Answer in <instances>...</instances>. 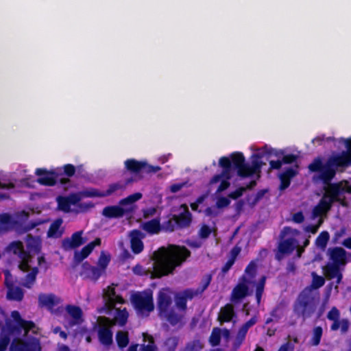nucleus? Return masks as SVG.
<instances>
[{
	"instance_id": "f704fd0d",
	"label": "nucleus",
	"mask_w": 351,
	"mask_h": 351,
	"mask_svg": "<svg viewBox=\"0 0 351 351\" xmlns=\"http://www.w3.org/2000/svg\"><path fill=\"white\" fill-rule=\"evenodd\" d=\"M204 348V344L199 338H195L192 341L187 342L182 351H201Z\"/></svg>"
},
{
	"instance_id": "cd10ccee",
	"label": "nucleus",
	"mask_w": 351,
	"mask_h": 351,
	"mask_svg": "<svg viewBox=\"0 0 351 351\" xmlns=\"http://www.w3.org/2000/svg\"><path fill=\"white\" fill-rule=\"evenodd\" d=\"M249 288L244 282L239 283L232 289L231 293V300L234 302H239L245 298L248 294Z\"/></svg>"
},
{
	"instance_id": "f3484780",
	"label": "nucleus",
	"mask_w": 351,
	"mask_h": 351,
	"mask_svg": "<svg viewBox=\"0 0 351 351\" xmlns=\"http://www.w3.org/2000/svg\"><path fill=\"white\" fill-rule=\"evenodd\" d=\"M181 207L184 208V211L178 215H173L178 229L188 228L192 222V215L189 210L187 206L182 204Z\"/></svg>"
},
{
	"instance_id": "338daca9",
	"label": "nucleus",
	"mask_w": 351,
	"mask_h": 351,
	"mask_svg": "<svg viewBox=\"0 0 351 351\" xmlns=\"http://www.w3.org/2000/svg\"><path fill=\"white\" fill-rule=\"evenodd\" d=\"M324 283L325 279L324 277L314 274L312 285L313 288L318 289L322 287L324 285Z\"/></svg>"
},
{
	"instance_id": "2eb2a0df",
	"label": "nucleus",
	"mask_w": 351,
	"mask_h": 351,
	"mask_svg": "<svg viewBox=\"0 0 351 351\" xmlns=\"http://www.w3.org/2000/svg\"><path fill=\"white\" fill-rule=\"evenodd\" d=\"M83 231L74 232L70 238L67 237L62 240V247L65 250L77 248L85 243L82 237Z\"/></svg>"
},
{
	"instance_id": "9d476101",
	"label": "nucleus",
	"mask_w": 351,
	"mask_h": 351,
	"mask_svg": "<svg viewBox=\"0 0 351 351\" xmlns=\"http://www.w3.org/2000/svg\"><path fill=\"white\" fill-rule=\"evenodd\" d=\"M326 317L329 320L333 322L330 326V330L332 331H337L340 329L342 334L348 332L350 326V322L347 319H339L340 311L337 307H332Z\"/></svg>"
},
{
	"instance_id": "a19ab883",
	"label": "nucleus",
	"mask_w": 351,
	"mask_h": 351,
	"mask_svg": "<svg viewBox=\"0 0 351 351\" xmlns=\"http://www.w3.org/2000/svg\"><path fill=\"white\" fill-rule=\"evenodd\" d=\"M27 237V248L31 251L38 253L40 251V243L39 240L31 235H28Z\"/></svg>"
},
{
	"instance_id": "c03bdc74",
	"label": "nucleus",
	"mask_w": 351,
	"mask_h": 351,
	"mask_svg": "<svg viewBox=\"0 0 351 351\" xmlns=\"http://www.w3.org/2000/svg\"><path fill=\"white\" fill-rule=\"evenodd\" d=\"M339 267L340 266L337 265V264L328 265L325 269V274L326 277L329 279L335 278L340 271Z\"/></svg>"
},
{
	"instance_id": "864d4df0",
	"label": "nucleus",
	"mask_w": 351,
	"mask_h": 351,
	"mask_svg": "<svg viewBox=\"0 0 351 351\" xmlns=\"http://www.w3.org/2000/svg\"><path fill=\"white\" fill-rule=\"evenodd\" d=\"M105 293L109 300L115 299L116 301L119 303L123 302V299L121 298V296L116 295L115 289L111 286H108L107 287V289H106V291Z\"/></svg>"
},
{
	"instance_id": "bb28decb",
	"label": "nucleus",
	"mask_w": 351,
	"mask_h": 351,
	"mask_svg": "<svg viewBox=\"0 0 351 351\" xmlns=\"http://www.w3.org/2000/svg\"><path fill=\"white\" fill-rule=\"evenodd\" d=\"M261 155L259 154H254L252 156V165H250L247 164L245 174L247 177L252 176L254 173L261 171V169L263 165V162L261 161Z\"/></svg>"
},
{
	"instance_id": "72a5a7b5",
	"label": "nucleus",
	"mask_w": 351,
	"mask_h": 351,
	"mask_svg": "<svg viewBox=\"0 0 351 351\" xmlns=\"http://www.w3.org/2000/svg\"><path fill=\"white\" fill-rule=\"evenodd\" d=\"M24 293L19 287H10L8 288L7 293V298L9 300H16V301H21L23 298Z\"/></svg>"
},
{
	"instance_id": "de8ad7c7",
	"label": "nucleus",
	"mask_w": 351,
	"mask_h": 351,
	"mask_svg": "<svg viewBox=\"0 0 351 351\" xmlns=\"http://www.w3.org/2000/svg\"><path fill=\"white\" fill-rule=\"evenodd\" d=\"M160 315H163L166 317L167 320L172 325H176L180 320L178 315L173 311L168 310L167 313H162Z\"/></svg>"
},
{
	"instance_id": "20e7f679",
	"label": "nucleus",
	"mask_w": 351,
	"mask_h": 351,
	"mask_svg": "<svg viewBox=\"0 0 351 351\" xmlns=\"http://www.w3.org/2000/svg\"><path fill=\"white\" fill-rule=\"evenodd\" d=\"M124 168L132 174L130 177H134L137 181L142 178L141 173H155L160 170L159 166H153L145 160H137L134 158L127 159L124 162Z\"/></svg>"
},
{
	"instance_id": "aec40b11",
	"label": "nucleus",
	"mask_w": 351,
	"mask_h": 351,
	"mask_svg": "<svg viewBox=\"0 0 351 351\" xmlns=\"http://www.w3.org/2000/svg\"><path fill=\"white\" fill-rule=\"evenodd\" d=\"M330 259L332 261V264L337 265H343L346 263V251L340 247H335L328 249Z\"/></svg>"
},
{
	"instance_id": "9b49d317",
	"label": "nucleus",
	"mask_w": 351,
	"mask_h": 351,
	"mask_svg": "<svg viewBox=\"0 0 351 351\" xmlns=\"http://www.w3.org/2000/svg\"><path fill=\"white\" fill-rule=\"evenodd\" d=\"M102 321L107 326H101L97 331L98 339L101 344L105 346H110L113 343V332L110 325V320L109 318L104 317Z\"/></svg>"
},
{
	"instance_id": "ddd939ff",
	"label": "nucleus",
	"mask_w": 351,
	"mask_h": 351,
	"mask_svg": "<svg viewBox=\"0 0 351 351\" xmlns=\"http://www.w3.org/2000/svg\"><path fill=\"white\" fill-rule=\"evenodd\" d=\"M35 173L38 176V183L41 185L53 186L57 183L58 173L53 171H49L46 169L38 168L36 169Z\"/></svg>"
},
{
	"instance_id": "f03ea898",
	"label": "nucleus",
	"mask_w": 351,
	"mask_h": 351,
	"mask_svg": "<svg viewBox=\"0 0 351 351\" xmlns=\"http://www.w3.org/2000/svg\"><path fill=\"white\" fill-rule=\"evenodd\" d=\"M350 166L351 151L349 150L342 151L339 154L330 156L325 164H323L320 157H317L308 165V169L311 172H318V178L324 184H327L335 177L338 168H346Z\"/></svg>"
},
{
	"instance_id": "4be33fe9",
	"label": "nucleus",
	"mask_w": 351,
	"mask_h": 351,
	"mask_svg": "<svg viewBox=\"0 0 351 351\" xmlns=\"http://www.w3.org/2000/svg\"><path fill=\"white\" fill-rule=\"evenodd\" d=\"M131 210L125 209L120 206H108L102 210V215L109 219H115L123 217L126 213L130 212Z\"/></svg>"
},
{
	"instance_id": "603ef678",
	"label": "nucleus",
	"mask_w": 351,
	"mask_h": 351,
	"mask_svg": "<svg viewBox=\"0 0 351 351\" xmlns=\"http://www.w3.org/2000/svg\"><path fill=\"white\" fill-rule=\"evenodd\" d=\"M92 252L90 251L88 247H83L80 252H75L74 258L75 261L80 263L89 256Z\"/></svg>"
},
{
	"instance_id": "a878e982",
	"label": "nucleus",
	"mask_w": 351,
	"mask_h": 351,
	"mask_svg": "<svg viewBox=\"0 0 351 351\" xmlns=\"http://www.w3.org/2000/svg\"><path fill=\"white\" fill-rule=\"evenodd\" d=\"M171 303V297L165 291H160L157 298V306L160 314L167 313Z\"/></svg>"
},
{
	"instance_id": "6e6d98bb",
	"label": "nucleus",
	"mask_w": 351,
	"mask_h": 351,
	"mask_svg": "<svg viewBox=\"0 0 351 351\" xmlns=\"http://www.w3.org/2000/svg\"><path fill=\"white\" fill-rule=\"evenodd\" d=\"M211 280H212V275L211 274L205 275L202 280L200 286L197 288V289L199 290V293L202 294V293L209 286Z\"/></svg>"
},
{
	"instance_id": "79ce46f5",
	"label": "nucleus",
	"mask_w": 351,
	"mask_h": 351,
	"mask_svg": "<svg viewBox=\"0 0 351 351\" xmlns=\"http://www.w3.org/2000/svg\"><path fill=\"white\" fill-rule=\"evenodd\" d=\"M19 258L21 259V262L19 265V269L24 272L27 271L30 268V266H29V263L31 262L30 253L29 252L23 253L22 256Z\"/></svg>"
},
{
	"instance_id": "f8f14e48",
	"label": "nucleus",
	"mask_w": 351,
	"mask_h": 351,
	"mask_svg": "<svg viewBox=\"0 0 351 351\" xmlns=\"http://www.w3.org/2000/svg\"><path fill=\"white\" fill-rule=\"evenodd\" d=\"M231 170L233 169L237 171V174L241 178H247L245 174L247 163L242 152H235L230 154Z\"/></svg>"
},
{
	"instance_id": "37998d69",
	"label": "nucleus",
	"mask_w": 351,
	"mask_h": 351,
	"mask_svg": "<svg viewBox=\"0 0 351 351\" xmlns=\"http://www.w3.org/2000/svg\"><path fill=\"white\" fill-rule=\"evenodd\" d=\"M246 335L241 330H238L236 337L232 342V349L233 351H237L244 342Z\"/></svg>"
},
{
	"instance_id": "4c0bfd02",
	"label": "nucleus",
	"mask_w": 351,
	"mask_h": 351,
	"mask_svg": "<svg viewBox=\"0 0 351 351\" xmlns=\"http://www.w3.org/2000/svg\"><path fill=\"white\" fill-rule=\"evenodd\" d=\"M329 239V233L327 231H322L317 237L315 244L319 248L324 250L326 247Z\"/></svg>"
},
{
	"instance_id": "473e14b6",
	"label": "nucleus",
	"mask_w": 351,
	"mask_h": 351,
	"mask_svg": "<svg viewBox=\"0 0 351 351\" xmlns=\"http://www.w3.org/2000/svg\"><path fill=\"white\" fill-rule=\"evenodd\" d=\"M117 346L120 349L127 347L130 342L129 335L127 331H117L115 335Z\"/></svg>"
},
{
	"instance_id": "e2e57ef3",
	"label": "nucleus",
	"mask_w": 351,
	"mask_h": 351,
	"mask_svg": "<svg viewBox=\"0 0 351 351\" xmlns=\"http://www.w3.org/2000/svg\"><path fill=\"white\" fill-rule=\"evenodd\" d=\"M62 168L63 174L69 178L73 177L76 172V167L72 164H66Z\"/></svg>"
},
{
	"instance_id": "393cba45",
	"label": "nucleus",
	"mask_w": 351,
	"mask_h": 351,
	"mask_svg": "<svg viewBox=\"0 0 351 351\" xmlns=\"http://www.w3.org/2000/svg\"><path fill=\"white\" fill-rule=\"evenodd\" d=\"M17 221L9 213L0 214V234L10 232L14 229Z\"/></svg>"
},
{
	"instance_id": "5701e85b",
	"label": "nucleus",
	"mask_w": 351,
	"mask_h": 351,
	"mask_svg": "<svg viewBox=\"0 0 351 351\" xmlns=\"http://www.w3.org/2000/svg\"><path fill=\"white\" fill-rule=\"evenodd\" d=\"M326 184H335V186L339 190V195L337 196V201L335 202H338L339 204H341L343 206H347V202L346 200L345 197H341L342 195H343L346 193L350 194L351 193V185L348 184L346 181H340L338 182L331 183L330 182L329 183H327Z\"/></svg>"
},
{
	"instance_id": "774afa93",
	"label": "nucleus",
	"mask_w": 351,
	"mask_h": 351,
	"mask_svg": "<svg viewBox=\"0 0 351 351\" xmlns=\"http://www.w3.org/2000/svg\"><path fill=\"white\" fill-rule=\"evenodd\" d=\"M266 282V277L262 276L256 287V295H263Z\"/></svg>"
},
{
	"instance_id": "49530a36",
	"label": "nucleus",
	"mask_w": 351,
	"mask_h": 351,
	"mask_svg": "<svg viewBox=\"0 0 351 351\" xmlns=\"http://www.w3.org/2000/svg\"><path fill=\"white\" fill-rule=\"evenodd\" d=\"M179 339L177 337H168L165 341L166 351H175L178 347Z\"/></svg>"
},
{
	"instance_id": "8fccbe9b",
	"label": "nucleus",
	"mask_w": 351,
	"mask_h": 351,
	"mask_svg": "<svg viewBox=\"0 0 351 351\" xmlns=\"http://www.w3.org/2000/svg\"><path fill=\"white\" fill-rule=\"evenodd\" d=\"M58 207L60 209L64 212H69L71 208V204L69 202L68 197L59 196L57 198Z\"/></svg>"
},
{
	"instance_id": "0e129e2a",
	"label": "nucleus",
	"mask_w": 351,
	"mask_h": 351,
	"mask_svg": "<svg viewBox=\"0 0 351 351\" xmlns=\"http://www.w3.org/2000/svg\"><path fill=\"white\" fill-rule=\"evenodd\" d=\"M298 156L293 154H289L283 156L282 158V164H293L297 162Z\"/></svg>"
},
{
	"instance_id": "4468645a",
	"label": "nucleus",
	"mask_w": 351,
	"mask_h": 351,
	"mask_svg": "<svg viewBox=\"0 0 351 351\" xmlns=\"http://www.w3.org/2000/svg\"><path fill=\"white\" fill-rule=\"evenodd\" d=\"M102 270L97 267L92 266L86 261L82 265V270L80 273L83 279L91 280L96 282L101 276Z\"/></svg>"
},
{
	"instance_id": "5fc2aeb1",
	"label": "nucleus",
	"mask_w": 351,
	"mask_h": 351,
	"mask_svg": "<svg viewBox=\"0 0 351 351\" xmlns=\"http://www.w3.org/2000/svg\"><path fill=\"white\" fill-rule=\"evenodd\" d=\"M62 219H56L54 222H53L49 228V230H48V232H47V234H48V237H54L56 235V234L57 233L58 230H59L61 224H62Z\"/></svg>"
},
{
	"instance_id": "6ab92c4d",
	"label": "nucleus",
	"mask_w": 351,
	"mask_h": 351,
	"mask_svg": "<svg viewBox=\"0 0 351 351\" xmlns=\"http://www.w3.org/2000/svg\"><path fill=\"white\" fill-rule=\"evenodd\" d=\"M65 310L72 317V320L69 322L70 326L79 325L83 322V312L80 306L68 304L66 306Z\"/></svg>"
},
{
	"instance_id": "2f4dec72",
	"label": "nucleus",
	"mask_w": 351,
	"mask_h": 351,
	"mask_svg": "<svg viewBox=\"0 0 351 351\" xmlns=\"http://www.w3.org/2000/svg\"><path fill=\"white\" fill-rule=\"evenodd\" d=\"M38 273V267H34L31 271L25 276V278L21 283L22 286L27 289H31L36 282Z\"/></svg>"
},
{
	"instance_id": "58836bf2",
	"label": "nucleus",
	"mask_w": 351,
	"mask_h": 351,
	"mask_svg": "<svg viewBox=\"0 0 351 351\" xmlns=\"http://www.w3.org/2000/svg\"><path fill=\"white\" fill-rule=\"evenodd\" d=\"M131 250L133 253L137 254L141 253L144 248L143 243L141 239L135 236H132L131 238Z\"/></svg>"
},
{
	"instance_id": "e433bc0d",
	"label": "nucleus",
	"mask_w": 351,
	"mask_h": 351,
	"mask_svg": "<svg viewBox=\"0 0 351 351\" xmlns=\"http://www.w3.org/2000/svg\"><path fill=\"white\" fill-rule=\"evenodd\" d=\"M129 317V313L125 308L121 310L119 309L117 311V313L114 316L115 322L120 326H124L128 322Z\"/></svg>"
},
{
	"instance_id": "7c9ffc66",
	"label": "nucleus",
	"mask_w": 351,
	"mask_h": 351,
	"mask_svg": "<svg viewBox=\"0 0 351 351\" xmlns=\"http://www.w3.org/2000/svg\"><path fill=\"white\" fill-rule=\"evenodd\" d=\"M56 297L53 293H41L38 295V302L40 306L52 308L57 304Z\"/></svg>"
},
{
	"instance_id": "1a4fd4ad",
	"label": "nucleus",
	"mask_w": 351,
	"mask_h": 351,
	"mask_svg": "<svg viewBox=\"0 0 351 351\" xmlns=\"http://www.w3.org/2000/svg\"><path fill=\"white\" fill-rule=\"evenodd\" d=\"M10 351H41V346L39 341L36 339L30 340H23L20 337H15L10 347Z\"/></svg>"
},
{
	"instance_id": "4d7b16f0",
	"label": "nucleus",
	"mask_w": 351,
	"mask_h": 351,
	"mask_svg": "<svg viewBox=\"0 0 351 351\" xmlns=\"http://www.w3.org/2000/svg\"><path fill=\"white\" fill-rule=\"evenodd\" d=\"M257 322V317L256 316H253L251 317L248 321H247L245 323H244L240 328L239 330L244 332L245 335H247V331L250 328L255 325Z\"/></svg>"
},
{
	"instance_id": "c756f323",
	"label": "nucleus",
	"mask_w": 351,
	"mask_h": 351,
	"mask_svg": "<svg viewBox=\"0 0 351 351\" xmlns=\"http://www.w3.org/2000/svg\"><path fill=\"white\" fill-rule=\"evenodd\" d=\"M6 252L8 253H12L14 255L21 258L23 253H28V251L24 250L23 243L21 241H14L9 243L6 247Z\"/></svg>"
},
{
	"instance_id": "39448f33",
	"label": "nucleus",
	"mask_w": 351,
	"mask_h": 351,
	"mask_svg": "<svg viewBox=\"0 0 351 351\" xmlns=\"http://www.w3.org/2000/svg\"><path fill=\"white\" fill-rule=\"evenodd\" d=\"M315 310L316 305L314 298L308 292H301L293 306L295 313L298 316H302L305 320L311 317Z\"/></svg>"
},
{
	"instance_id": "69168bd1",
	"label": "nucleus",
	"mask_w": 351,
	"mask_h": 351,
	"mask_svg": "<svg viewBox=\"0 0 351 351\" xmlns=\"http://www.w3.org/2000/svg\"><path fill=\"white\" fill-rule=\"evenodd\" d=\"M245 191L246 188H244V186H240L234 191L228 194V197L232 199H237L239 197H241Z\"/></svg>"
},
{
	"instance_id": "052dcab7",
	"label": "nucleus",
	"mask_w": 351,
	"mask_h": 351,
	"mask_svg": "<svg viewBox=\"0 0 351 351\" xmlns=\"http://www.w3.org/2000/svg\"><path fill=\"white\" fill-rule=\"evenodd\" d=\"M176 304L180 310L186 311L187 308V300L181 294L176 295Z\"/></svg>"
},
{
	"instance_id": "bf43d9fd",
	"label": "nucleus",
	"mask_w": 351,
	"mask_h": 351,
	"mask_svg": "<svg viewBox=\"0 0 351 351\" xmlns=\"http://www.w3.org/2000/svg\"><path fill=\"white\" fill-rule=\"evenodd\" d=\"M181 295H182L187 300H192L194 297L202 295L199 293V290L197 289H184Z\"/></svg>"
},
{
	"instance_id": "dca6fc26",
	"label": "nucleus",
	"mask_w": 351,
	"mask_h": 351,
	"mask_svg": "<svg viewBox=\"0 0 351 351\" xmlns=\"http://www.w3.org/2000/svg\"><path fill=\"white\" fill-rule=\"evenodd\" d=\"M298 241L294 238H289L279 243L276 258L280 261L282 255L291 254L297 247Z\"/></svg>"
},
{
	"instance_id": "3c124183",
	"label": "nucleus",
	"mask_w": 351,
	"mask_h": 351,
	"mask_svg": "<svg viewBox=\"0 0 351 351\" xmlns=\"http://www.w3.org/2000/svg\"><path fill=\"white\" fill-rule=\"evenodd\" d=\"M80 195L84 197H103L102 191H99L95 189L84 190L80 192Z\"/></svg>"
},
{
	"instance_id": "7ed1b4c3",
	"label": "nucleus",
	"mask_w": 351,
	"mask_h": 351,
	"mask_svg": "<svg viewBox=\"0 0 351 351\" xmlns=\"http://www.w3.org/2000/svg\"><path fill=\"white\" fill-rule=\"evenodd\" d=\"M32 321H27L21 317L18 311L11 312V318H6L1 330L0 351H5L10 343L11 337H20L23 332L27 334L34 327Z\"/></svg>"
},
{
	"instance_id": "c85d7f7f",
	"label": "nucleus",
	"mask_w": 351,
	"mask_h": 351,
	"mask_svg": "<svg viewBox=\"0 0 351 351\" xmlns=\"http://www.w3.org/2000/svg\"><path fill=\"white\" fill-rule=\"evenodd\" d=\"M142 228L150 234H156L162 231L160 218H154L145 221L142 225Z\"/></svg>"
},
{
	"instance_id": "680f3d73",
	"label": "nucleus",
	"mask_w": 351,
	"mask_h": 351,
	"mask_svg": "<svg viewBox=\"0 0 351 351\" xmlns=\"http://www.w3.org/2000/svg\"><path fill=\"white\" fill-rule=\"evenodd\" d=\"M211 232H212L211 228L208 226L204 224L200 228L199 232H198V235H199V238H201L202 239H206L209 237Z\"/></svg>"
},
{
	"instance_id": "6e6552de",
	"label": "nucleus",
	"mask_w": 351,
	"mask_h": 351,
	"mask_svg": "<svg viewBox=\"0 0 351 351\" xmlns=\"http://www.w3.org/2000/svg\"><path fill=\"white\" fill-rule=\"evenodd\" d=\"M324 193L318 202V204L326 212H329L332 204L337 201V196L339 195V190L335 184H325Z\"/></svg>"
},
{
	"instance_id": "423d86ee",
	"label": "nucleus",
	"mask_w": 351,
	"mask_h": 351,
	"mask_svg": "<svg viewBox=\"0 0 351 351\" xmlns=\"http://www.w3.org/2000/svg\"><path fill=\"white\" fill-rule=\"evenodd\" d=\"M219 165L222 167L223 170L221 173L215 175L210 179L209 184L212 185L221 181L217 189V193H221L229 188L230 185L229 180L232 178L231 161L228 157L222 156L219 160Z\"/></svg>"
},
{
	"instance_id": "f257e3e1",
	"label": "nucleus",
	"mask_w": 351,
	"mask_h": 351,
	"mask_svg": "<svg viewBox=\"0 0 351 351\" xmlns=\"http://www.w3.org/2000/svg\"><path fill=\"white\" fill-rule=\"evenodd\" d=\"M161 256L155 263L152 276L160 278L172 274L191 256V252L185 246L169 245L167 248H160Z\"/></svg>"
},
{
	"instance_id": "ea45409f",
	"label": "nucleus",
	"mask_w": 351,
	"mask_h": 351,
	"mask_svg": "<svg viewBox=\"0 0 351 351\" xmlns=\"http://www.w3.org/2000/svg\"><path fill=\"white\" fill-rule=\"evenodd\" d=\"M323 334V330L321 326H316L313 328V335L310 343L312 346H317L320 343Z\"/></svg>"
},
{
	"instance_id": "13d9d810",
	"label": "nucleus",
	"mask_w": 351,
	"mask_h": 351,
	"mask_svg": "<svg viewBox=\"0 0 351 351\" xmlns=\"http://www.w3.org/2000/svg\"><path fill=\"white\" fill-rule=\"evenodd\" d=\"M110 261V258L109 256L105 255L103 252L101 254L98 260V265L99 266V269L102 270V273L106 269Z\"/></svg>"
},
{
	"instance_id": "c9c22d12",
	"label": "nucleus",
	"mask_w": 351,
	"mask_h": 351,
	"mask_svg": "<svg viewBox=\"0 0 351 351\" xmlns=\"http://www.w3.org/2000/svg\"><path fill=\"white\" fill-rule=\"evenodd\" d=\"M176 221L172 215L171 217L163 221L161 223V230L165 232H172L177 229Z\"/></svg>"
},
{
	"instance_id": "a18cd8bd",
	"label": "nucleus",
	"mask_w": 351,
	"mask_h": 351,
	"mask_svg": "<svg viewBox=\"0 0 351 351\" xmlns=\"http://www.w3.org/2000/svg\"><path fill=\"white\" fill-rule=\"evenodd\" d=\"M143 197L142 193H135L132 195H128L125 198H123L119 201L120 205H128L132 203L136 202V201L141 199Z\"/></svg>"
},
{
	"instance_id": "b1692460",
	"label": "nucleus",
	"mask_w": 351,
	"mask_h": 351,
	"mask_svg": "<svg viewBox=\"0 0 351 351\" xmlns=\"http://www.w3.org/2000/svg\"><path fill=\"white\" fill-rule=\"evenodd\" d=\"M298 173V170L292 167H289L285 171L281 173L279 175L280 184L278 189L280 191H285L290 186L292 178H293Z\"/></svg>"
},
{
	"instance_id": "09e8293b",
	"label": "nucleus",
	"mask_w": 351,
	"mask_h": 351,
	"mask_svg": "<svg viewBox=\"0 0 351 351\" xmlns=\"http://www.w3.org/2000/svg\"><path fill=\"white\" fill-rule=\"evenodd\" d=\"M221 341V330L218 328H213L209 338L210 343L212 346H217Z\"/></svg>"
},
{
	"instance_id": "412c9836",
	"label": "nucleus",
	"mask_w": 351,
	"mask_h": 351,
	"mask_svg": "<svg viewBox=\"0 0 351 351\" xmlns=\"http://www.w3.org/2000/svg\"><path fill=\"white\" fill-rule=\"evenodd\" d=\"M236 317L233 304L228 303L221 308L217 319L221 324H223L230 322Z\"/></svg>"
},
{
	"instance_id": "a211bd4d",
	"label": "nucleus",
	"mask_w": 351,
	"mask_h": 351,
	"mask_svg": "<svg viewBox=\"0 0 351 351\" xmlns=\"http://www.w3.org/2000/svg\"><path fill=\"white\" fill-rule=\"evenodd\" d=\"M136 182H137V179L134 177H130L126 178L123 182L110 184L106 191H102L103 197L110 196L118 191H123L128 185Z\"/></svg>"
},
{
	"instance_id": "0eeeda50",
	"label": "nucleus",
	"mask_w": 351,
	"mask_h": 351,
	"mask_svg": "<svg viewBox=\"0 0 351 351\" xmlns=\"http://www.w3.org/2000/svg\"><path fill=\"white\" fill-rule=\"evenodd\" d=\"M131 302L135 309L142 314L149 313L154 308L152 295L144 296L141 293H136L132 295Z\"/></svg>"
}]
</instances>
